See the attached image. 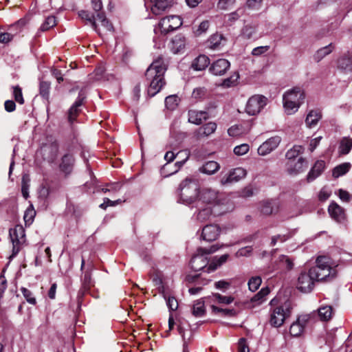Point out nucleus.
Here are the masks:
<instances>
[{
    "label": "nucleus",
    "instance_id": "obj_50",
    "mask_svg": "<svg viewBox=\"0 0 352 352\" xmlns=\"http://www.w3.org/2000/svg\"><path fill=\"white\" fill-rule=\"evenodd\" d=\"M236 3V0H219L217 8L221 10H230Z\"/></svg>",
    "mask_w": 352,
    "mask_h": 352
},
{
    "label": "nucleus",
    "instance_id": "obj_13",
    "mask_svg": "<svg viewBox=\"0 0 352 352\" xmlns=\"http://www.w3.org/2000/svg\"><path fill=\"white\" fill-rule=\"evenodd\" d=\"M176 157L177 155H164L166 163L162 166L161 173L165 177L177 173L188 159V157H186L185 159L177 161L173 164L172 163L175 161Z\"/></svg>",
    "mask_w": 352,
    "mask_h": 352
},
{
    "label": "nucleus",
    "instance_id": "obj_48",
    "mask_svg": "<svg viewBox=\"0 0 352 352\" xmlns=\"http://www.w3.org/2000/svg\"><path fill=\"white\" fill-rule=\"evenodd\" d=\"M93 270V265H90L89 269L85 271L84 278L82 279V284L84 287L87 289L90 288L93 285L92 280H91V272Z\"/></svg>",
    "mask_w": 352,
    "mask_h": 352
},
{
    "label": "nucleus",
    "instance_id": "obj_56",
    "mask_svg": "<svg viewBox=\"0 0 352 352\" xmlns=\"http://www.w3.org/2000/svg\"><path fill=\"white\" fill-rule=\"evenodd\" d=\"M269 293L270 289L267 287L262 288L261 290L252 298V301L257 302L260 304L264 300V298L268 295Z\"/></svg>",
    "mask_w": 352,
    "mask_h": 352
},
{
    "label": "nucleus",
    "instance_id": "obj_26",
    "mask_svg": "<svg viewBox=\"0 0 352 352\" xmlns=\"http://www.w3.org/2000/svg\"><path fill=\"white\" fill-rule=\"evenodd\" d=\"M185 38L181 35H177L171 41L170 50L174 54L180 53L185 47Z\"/></svg>",
    "mask_w": 352,
    "mask_h": 352
},
{
    "label": "nucleus",
    "instance_id": "obj_15",
    "mask_svg": "<svg viewBox=\"0 0 352 352\" xmlns=\"http://www.w3.org/2000/svg\"><path fill=\"white\" fill-rule=\"evenodd\" d=\"M294 259L289 256L280 254L274 261L272 271L288 272L294 268Z\"/></svg>",
    "mask_w": 352,
    "mask_h": 352
},
{
    "label": "nucleus",
    "instance_id": "obj_40",
    "mask_svg": "<svg viewBox=\"0 0 352 352\" xmlns=\"http://www.w3.org/2000/svg\"><path fill=\"white\" fill-rule=\"evenodd\" d=\"M153 283L160 294H162L165 299H166V295L165 294V288L163 285V281L161 276L159 274H155L153 276Z\"/></svg>",
    "mask_w": 352,
    "mask_h": 352
},
{
    "label": "nucleus",
    "instance_id": "obj_35",
    "mask_svg": "<svg viewBox=\"0 0 352 352\" xmlns=\"http://www.w3.org/2000/svg\"><path fill=\"white\" fill-rule=\"evenodd\" d=\"M241 35L247 39L256 38L258 37L256 35V27L250 25H247L242 29Z\"/></svg>",
    "mask_w": 352,
    "mask_h": 352
},
{
    "label": "nucleus",
    "instance_id": "obj_41",
    "mask_svg": "<svg viewBox=\"0 0 352 352\" xmlns=\"http://www.w3.org/2000/svg\"><path fill=\"white\" fill-rule=\"evenodd\" d=\"M332 50H333V46L331 44L320 48L316 52V54L314 55V59L318 62L320 61L325 56L329 54L332 52Z\"/></svg>",
    "mask_w": 352,
    "mask_h": 352
},
{
    "label": "nucleus",
    "instance_id": "obj_57",
    "mask_svg": "<svg viewBox=\"0 0 352 352\" xmlns=\"http://www.w3.org/2000/svg\"><path fill=\"white\" fill-rule=\"evenodd\" d=\"M213 297L217 302L221 304L229 305L234 300V298L232 296H221L219 294H214Z\"/></svg>",
    "mask_w": 352,
    "mask_h": 352
},
{
    "label": "nucleus",
    "instance_id": "obj_36",
    "mask_svg": "<svg viewBox=\"0 0 352 352\" xmlns=\"http://www.w3.org/2000/svg\"><path fill=\"white\" fill-rule=\"evenodd\" d=\"M206 313L204 302L201 300L196 301L192 309V314L195 317H201Z\"/></svg>",
    "mask_w": 352,
    "mask_h": 352
},
{
    "label": "nucleus",
    "instance_id": "obj_64",
    "mask_svg": "<svg viewBox=\"0 0 352 352\" xmlns=\"http://www.w3.org/2000/svg\"><path fill=\"white\" fill-rule=\"evenodd\" d=\"M331 194V190L327 187H323L318 194V199L321 201H326L330 197Z\"/></svg>",
    "mask_w": 352,
    "mask_h": 352
},
{
    "label": "nucleus",
    "instance_id": "obj_6",
    "mask_svg": "<svg viewBox=\"0 0 352 352\" xmlns=\"http://www.w3.org/2000/svg\"><path fill=\"white\" fill-rule=\"evenodd\" d=\"M219 247L213 245L209 248H199L197 250V254L193 256L190 261V267L195 272L204 270L208 272V261L206 255L215 252Z\"/></svg>",
    "mask_w": 352,
    "mask_h": 352
},
{
    "label": "nucleus",
    "instance_id": "obj_51",
    "mask_svg": "<svg viewBox=\"0 0 352 352\" xmlns=\"http://www.w3.org/2000/svg\"><path fill=\"white\" fill-rule=\"evenodd\" d=\"M97 21H99L101 25L107 31H111L113 30L112 25L107 19L104 13L100 12L97 14Z\"/></svg>",
    "mask_w": 352,
    "mask_h": 352
},
{
    "label": "nucleus",
    "instance_id": "obj_18",
    "mask_svg": "<svg viewBox=\"0 0 352 352\" xmlns=\"http://www.w3.org/2000/svg\"><path fill=\"white\" fill-rule=\"evenodd\" d=\"M230 62L225 58H219L213 62L209 69L210 72L215 76H222L230 68Z\"/></svg>",
    "mask_w": 352,
    "mask_h": 352
},
{
    "label": "nucleus",
    "instance_id": "obj_53",
    "mask_svg": "<svg viewBox=\"0 0 352 352\" xmlns=\"http://www.w3.org/2000/svg\"><path fill=\"white\" fill-rule=\"evenodd\" d=\"M56 18L54 16H49L41 26V31H47L56 25Z\"/></svg>",
    "mask_w": 352,
    "mask_h": 352
},
{
    "label": "nucleus",
    "instance_id": "obj_39",
    "mask_svg": "<svg viewBox=\"0 0 352 352\" xmlns=\"http://www.w3.org/2000/svg\"><path fill=\"white\" fill-rule=\"evenodd\" d=\"M275 209H276V206L274 201H266L261 204V212L265 215L272 214Z\"/></svg>",
    "mask_w": 352,
    "mask_h": 352
},
{
    "label": "nucleus",
    "instance_id": "obj_63",
    "mask_svg": "<svg viewBox=\"0 0 352 352\" xmlns=\"http://www.w3.org/2000/svg\"><path fill=\"white\" fill-rule=\"evenodd\" d=\"M269 45L256 47L252 50V54L253 56H258L267 52L269 50Z\"/></svg>",
    "mask_w": 352,
    "mask_h": 352
},
{
    "label": "nucleus",
    "instance_id": "obj_33",
    "mask_svg": "<svg viewBox=\"0 0 352 352\" xmlns=\"http://www.w3.org/2000/svg\"><path fill=\"white\" fill-rule=\"evenodd\" d=\"M79 16L82 19L85 20L87 22H89L90 23L91 26L92 27V28L96 32H97L98 33H100L99 30L97 28L96 19H95L94 16H93V14H91V13H89L87 11L81 10L79 12Z\"/></svg>",
    "mask_w": 352,
    "mask_h": 352
},
{
    "label": "nucleus",
    "instance_id": "obj_11",
    "mask_svg": "<svg viewBox=\"0 0 352 352\" xmlns=\"http://www.w3.org/2000/svg\"><path fill=\"white\" fill-rule=\"evenodd\" d=\"M317 282L316 279L312 274L310 273V269L308 272H302L297 280L296 287L298 290L304 293H309L311 292L315 286V283Z\"/></svg>",
    "mask_w": 352,
    "mask_h": 352
},
{
    "label": "nucleus",
    "instance_id": "obj_43",
    "mask_svg": "<svg viewBox=\"0 0 352 352\" xmlns=\"http://www.w3.org/2000/svg\"><path fill=\"white\" fill-rule=\"evenodd\" d=\"M179 99L177 95H170L166 98L165 105L168 109L174 110L179 104Z\"/></svg>",
    "mask_w": 352,
    "mask_h": 352
},
{
    "label": "nucleus",
    "instance_id": "obj_27",
    "mask_svg": "<svg viewBox=\"0 0 352 352\" xmlns=\"http://www.w3.org/2000/svg\"><path fill=\"white\" fill-rule=\"evenodd\" d=\"M210 64V60L206 55H199L192 62V67L195 70L201 71L205 69Z\"/></svg>",
    "mask_w": 352,
    "mask_h": 352
},
{
    "label": "nucleus",
    "instance_id": "obj_32",
    "mask_svg": "<svg viewBox=\"0 0 352 352\" xmlns=\"http://www.w3.org/2000/svg\"><path fill=\"white\" fill-rule=\"evenodd\" d=\"M351 167V165L349 162L341 164L333 169L332 175L334 178H338L348 173Z\"/></svg>",
    "mask_w": 352,
    "mask_h": 352
},
{
    "label": "nucleus",
    "instance_id": "obj_9",
    "mask_svg": "<svg viewBox=\"0 0 352 352\" xmlns=\"http://www.w3.org/2000/svg\"><path fill=\"white\" fill-rule=\"evenodd\" d=\"M247 175V171L243 168L239 167L230 170L226 173H221L219 180L221 186H230L243 179Z\"/></svg>",
    "mask_w": 352,
    "mask_h": 352
},
{
    "label": "nucleus",
    "instance_id": "obj_1",
    "mask_svg": "<svg viewBox=\"0 0 352 352\" xmlns=\"http://www.w3.org/2000/svg\"><path fill=\"white\" fill-rule=\"evenodd\" d=\"M180 201L187 206L197 204L219 207V214H223L229 210L227 206L228 200L218 190L204 186L199 188L198 182L193 179L186 178L179 185Z\"/></svg>",
    "mask_w": 352,
    "mask_h": 352
},
{
    "label": "nucleus",
    "instance_id": "obj_37",
    "mask_svg": "<svg viewBox=\"0 0 352 352\" xmlns=\"http://www.w3.org/2000/svg\"><path fill=\"white\" fill-rule=\"evenodd\" d=\"M223 36L219 34H212L208 40V46L212 50L217 49L221 44Z\"/></svg>",
    "mask_w": 352,
    "mask_h": 352
},
{
    "label": "nucleus",
    "instance_id": "obj_16",
    "mask_svg": "<svg viewBox=\"0 0 352 352\" xmlns=\"http://www.w3.org/2000/svg\"><path fill=\"white\" fill-rule=\"evenodd\" d=\"M85 98V96L82 91H80L79 92L78 96L75 101V102L73 104V105L70 107L68 111V121L69 122L72 124L77 116H78L80 109V107H81L84 99Z\"/></svg>",
    "mask_w": 352,
    "mask_h": 352
},
{
    "label": "nucleus",
    "instance_id": "obj_49",
    "mask_svg": "<svg viewBox=\"0 0 352 352\" xmlns=\"http://www.w3.org/2000/svg\"><path fill=\"white\" fill-rule=\"evenodd\" d=\"M21 292L23 296V297L25 298L26 301L32 305H36V300L35 297L33 295V293L28 289L25 287H21Z\"/></svg>",
    "mask_w": 352,
    "mask_h": 352
},
{
    "label": "nucleus",
    "instance_id": "obj_34",
    "mask_svg": "<svg viewBox=\"0 0 352 352\" xmlns=\"http://www.w3.org/2000/svg\"><path fill=\"white\" fill-rule=\"evenodd\" d=\"M319 318L321 320L327 321L333 315V309L331 306H323L318 310Z\"/></svg>",
    "mask_w": 352,
    "mask_h": 352
},
{
    "label": "nucleus",
    "instance_id": "obj_14",
    "mask_svg": "<svg viewBox=\"0 0 352 352\" xmlns=\"http://www.w3.org/2000/svg\"><path fill=\"white\" fill-rule=\"evenodd\" d=\"M174 0H145L144 5L150 8L155 15L160 14L166 8L172 6Z\"/></svg>",
    "mask_w": 352,
    "mask_h": 352
},
{
    "label": "nucleus",
    "instance_id": "obj_5",
    "mask_svg": "<svg viewBox=\"0 0 352 352\" xmlns=\"http://www.w3.org/2000/svg\"><path fill=\"white\" fill-rule=\"evenodd\" d=\"M304 99L305 94L300 87H295L286 91L283 97L285 113L287 115L296 113L303 103Z\"/></svg>",
    "mask_w": 352,
    "mask_h": 352
},
{
    "label": "nucleus",
    "instance_id": "obj_52",
    "mask_svg": "<svg viewBox=\"0 0 352 352\" xmlns=\"http://www.w3.org/2000/svg\"><path fill=\"white\" fill-rule=\"evenodd\" d=\"M212 311L221 316H234L235 311L234 309L219 308L215 305L211 306Z\"/></svg>",
    "mask_w": 352,
    "mask_h": 352
},
{
    "label": "nucleus",
    "instance_id": "obj_28",
    "mask_svg": "<svg viewBox=\"0 0 352 352\" xmlns=\"http://www.w3.org/2000/svg\"><path fill=\"white\" fill-rule=\"evenodd\" d=\"M58 147L59 145L57 140L52 137H50L47 138V142L43 145V149L45 153L55 154L58 151Z\"/></svg>",
    "mask_w": 352,
    "mask_h": 352
},
{
    "label": "nucleus",
    "instance_id": "obj_55",
    "mask_svg": "<svg viewBox=\"0 0 352 352\" xmlns=\"http://www.w3.org/2000/svg\"><path fill=\"white\" fill-rule=\"evenodd\" d=\"M262 283V280L259 276L252 277L248 281L249 289L255 292L258 289Z\"/></svg>",
    "mask_w": 352,
    "mask_h": 352
},
{
    "label": "nucleus",
    "instance_id": "obj_42",
    "mask_svg": "<svg viewBox=\"0 0 352 352\" xmlns=\"http://www.w3.org/2000/svg\"><path fill=\"white\" fill-rule=\"evenodd\" d=\"M186 280L188 283H201L203 285H207L208 280L206 278H201V274H190L186 276Z\"/></svg>",
    "mask_w": 352,
    "mask_h": 352
},
{
    "label": "nucleus",
    "instance_id": "obj_62",
    "mask_svg": "<svg viewBox=\"0 0 352 352\" xmlns=\"http://www.w3.org/2000/svg\"><path fill=\"white\" fill-rule=\"evenodd\" d=\"M249 150L250 146L248 144H242L234 147V154H247Z\"/></svg>",
    "mask_w": 352,
    "mask_h": 352
},
{
    "label": "nucleus",
    "instance_id": "obj_29",
    "mask_svg": "<svg viewBox=\"0 0 352 352\" xmlns=\"http://www.w3.org/2000/svg\"><path fill=\"white\" fill-rule=\"evenodd\" d=\"M229 257L228 254L221 255L219 257L214 256L208 267V273L214 271L218 267L226 263Z\"/></svg>",
    "mask_w": 352,
    "mask_h": 352
},
{
    "label": "nucleus",
    "instance_id": "obj_4",
    "mask_svg": "<svg viewBox=\"0 0 352 352\" xmlns=\"http://www.w3.org/2000/svg\"><path fill=\"white\" fill-rule=\"evenodd\" d=\"M182 25V21L179 16L170 15L162 18L157 27L154 29V32L156 36L153 38L155 45L157 47H160V45L164 41L165 36L179 28Z\"/></svg>",
    "mask_w": 352,
    "mask_h": 352
},
{
    "label": "nucleus",
    "instance_id": "obj_46",
    "mask_svg": "<svg viewBox=\"0 0 352 352\" xmlns=\"http://www.w3.org/2000/svg\"><path fill=\"white\" fill-rule=\"evenodd\" d=\"M35 215H36V211L34 209L32 205H30L27 208V210H25V214H24L23 219L25 222V224L30 225L33 222Z\"/></svg>",
    "mask_w": 352,
    "mask_h": 352
},
{
    "label": "nucleus",
    "instance_id": "obj_23",
    "mask_svg": "<svg viewBox=\"0 0 352 352\" xmlns=\"http://www.w3.org/2000/svg\"><path fill=\"white\" fill-rule=\"evenodd\" d=\"M208 113L204 111L190 110L188 111V121L190 123L199 125L204 120L208 119Z\"/></svg>",
    "mask_w": 352,
    "mask_h": 352
},
{
    "label": "nucleus",
    "instance_id": "obj_2",
    "mask_svg": "<svg viewBox=\"0 0 352 352\" xmlns=\"http://www.w3.org/2000/svg\"><path fill=\"white\" fill-rule=\"evenodd\" d=\"M167 69L166 64L162 58H158L151 64L145 73L150 96L156 95L165 85L164 74Z\"/></svg>",
    "mask_w": 352,
    "mask_h": 352
},
{
    "label": "nucleus",
    "instance_id": "obj_44",
    "mask_svg": "<svg viewBox=\"0 0 352 352\" xmlns=\"http://www.w3.org/2000/svg\"><path fill=\"white\" fill-rule=\"evenodd\" d=\"M338 67L343 70L352 69V58L349 56L340 58L338 61Z\"/></svg>",
    "mask_w": 352,
    "mask_h": 352
},
{
    "label": "nucleus",
    "instance_id": "obj_58",
    "mask_svg": "<svg viewBox=\"0 0 352 352\" xmlns=\"http://www.w3.org/2000/svg\"><path fill=\"white\" fill-rule=\"evenodd\" d=\"M210 26L208 21H202L197 28H194V34L196 36H199L203 33H205Z\"/></svg>",
    "mask_w": 352,
    "mask_h": 352
},
{
    "label": "nucleus",
    "instance_id": "obj_30",
    "mask_svg": "<svg viewBox=\"0 0 352 352\" xmlns=\"http://www.w3.org/2000/svg\"><path fill=\"white\" fill-rule=\"evenodd\" d=\"M219 168L220 166L217 162L214 161H209L199 168V171L208 175H212L219 170Z\"/></svg>",
    "mask_w": 352,
    "mask_h": 352
},
{
    "label": "nucleus",
    "instance_id": "obj_12",
    "mask_svg": "<svg viewBox=\"0 0 352 352\" xmlns=\"http://www.w3.org/2000/svg\"><path fill=\"white\" fill-rule=\"evenodd\" d=\"M267 98L263 96H252L247 102L245 111L250 116L256 115L267 104Z\"/></svg>",
    "mask_w": 352,
    "mask_h": 352
},
{
    "label": "nucleus",
    "instance_id": "obj_10",
    "mask_svg": "<svg viewBox=\"0 0 352 352\" xmlns=\"http://www.w3.org/2000/svg\"><path fill=\"white\" fill-rule=\"evenodd\" d=\"M307 162L300 155H292L287 159L286 168L291 175H296L307 168Z\"/></svg>",
    "mask_w": 352,
    "mask_h": 352
},
{
    "label": "nucleus",
    "instance_id": "obj_61",
    "mask_svg": "<svg viewBox=\"0 0 352 352\" xmlns=\"http://www.w3.org/2000/svg\"><path fill=\"white\" fill-rule=\"evenodd\" d=\"M252 246H246L239 249L235 254L236 257L249 256L252 252Z\"/></svg>",
    "mask_w": 352,
    "mask_h": 352
},
{
    "label": "nucleus",
    "instance_id": "obj_24",
    "mask_svg": "<svg viewBox=\"0 0 352 352\" xmlns=\"http://www.w3.org/2000/svg\"><path fill=\"white\" fill-rule=\"evenodd\" d=\"M217 129V124L214 122H210L199 127L197 130L198 138L207 137L212 134Z\"/></svg>",
    "mask_w": 352,
    "mask_h": 352
},
{
    "label": "nucleus",
    "instance_id": "obj_3",
    "mask_svg": "<svg viewBox=\"0 0 352 352\" xmlns=\"http://www.w3.org/2000/svg\"><path fill=\"white\" fill-rule=\"evenodd\" d=\"M310 273L316 281H331L337 275L336 265L332 260L326 256H319L316 261V265L310 268Z\"/></svg>",
    "mask_w": 352,
    "mask_h": 352
},
{
    "label": "nucleus",
    "instance_id": "obj_54",
    "mask_svg": "<svg viewBox=\"0 0 352 352\" xmlns=\"http://www.w3.org/2000/svg\"><path fill=\"white\" fill-rule=\"evenodd\" d=\"M303 331V328L296 321L293 322L290 326L289 333L291 336L294 337L300 336L302 333Z\"/></svg>",
    "mask_w": 352,
    "mask_h": 352
},
{
    "label": "nucleus",
    "instance_id": "obj_60",
    "mask_svg": "<svg viewBox=\"0 0 352 352\" xmlns=\"http://www.w3.org/2000/svg\"><path fill=\"white\" fill-rule=\"evenodd\" d=\"M239 76L237 74H235L231 76L230 78H226L223 80L222 82V86L224 87H230L233 86L236 80L239 79Z\"/></svg>",
    "mask_w": 352,
    "mask_h": 352
},
{
    "label": "nucleus",
    "instance_id": "obj_7",
    "mask_svg": "<svg viewBox=\"0 0 352 352\" xmlns=\"http://www.w3.org/2000/svg\"><path fill=\"white\" fill-rule=\"evenodd\" d=\"M9 234L12 243V253L10 256V258H12L19 253L25 243V230L22 226L17 225L14 228L10 229Z\"/></svg>",
    "mask_w": 352,
    "mask_h": 352
},
{
    "label": "nucleus",
    "instance_id": "obj_45",
    "mask_svg": "<svg viewBox=\"0 0 352 352\" xmlns=\"http://www.w3.org/2000/svg\"><path fill=\"white\" fill-rule=\"evenodd\" d=\"M30 178L28 175H23L21 180V192L25 199L29 197Z\"/></svg>",
    "mask_w": 352,
    "mask_h": 352
},
{
    "label": "nucleus",
    "instance_id": "obj_21",
    "mask_svg": "<svg viewBox=\"0 0 352 352\" xmlns=\"http://www.w3.org/2000/svg\"><path fill=\"white\" fill-rule=\"evenodd\" d=\"M325 167L324 161H317L307 175V182L310 183L319 177Z\"/></svg>",
    "mask_w": 352,
    "mask_h": 352
},
{
    "label": "nucleus",
    "instance_id": "obj_17",
    "mask_svg": "<svg viewBox=\"0 0 352 352\" xmlns=\"http://www.w3.org/2000/svg\"><path fill=\"white\" fill-rule=\"evenodd\" d=\"M280 142L279 136H274L267 140L258 148V154H270L273 152Z\"/></svg>",
    "mask_w": 352,
    "mask_h": 352
},
{
    "label": "nucleus",
    "instance_id": "obj_47",
    "mask_svg": "<svg viewBox=\"0 0 352 352\" xmlns=\"http://www.w3.org/2000/svg\"><path fill=\"white\" fill-rule=\"evenodd\" d=\"M50 83L47 81H41L39 85L40 95L45 99L48 100L50 96Z\"/></svg>",
    "mask_w": 352,
    "mask_h": 352
},
{
    "label": "nucleus",
    "instance_id": "obj_59",
    "mask_svg": "<svg viewBox=\"0 0 352 352\" xmlns=\"http://www.w3.org/2000/svg\"><path fill=\"white\" fill-rule=\"evenodd\" d=\"M13 96L16 102L21 104L24 103V99L22 94L21 89L19 86L13 87Z\"/></svg>",
    "mask_w": 352,
    "mask_h": 352
},
{
    "label": "nucleus",
    "instance_id": "obj_22",
    "mask_svg": "<svg viewBox=\"0 0 352 352\" xmlns=\"http://www.w3.org/2000/svg\"><path fill=\"white\" fill-rule=\"evenodd\" d=\"M328 210L331 217L338 222L344 221V210L336 203H331L329 206Z\"/></svg>",
    "mask_w": 352,
    "mask_h": 352
},
{
    "label": "nucleus",
    "instance_id": "obj_38",
    "mask_svg": "<svg viewBox=\"0 0 352 352\" xmlns=\"http://www.w3.org/2000/svg\"><path fill=\"white\" fill-rule=\"evenodd\" d=\"M352 148V139L349 138H343L340 143V154H348Z\"/></svg>",
    "mask_w": 352,
    "mask_h": 352
},
{
    "label": "nucleus",
    "instance_id": "obj_25",
    "mask_svg": "<svg viewBox=\"0 0 352 352\" xmlns=\"http://www.w3.org/2000/svg\"><path fill=\"white\" fill-rule=\"evenodd\" d=\"M322 114L320 110H311L305 119L306 125L309 127L315 126L321 119Z\"/></svg>",
    "mask_w": 352,
    "mask_h": 352
},
{
    "label": "nucleus",
    "instance_id": "obj_8",
    "mask_svg": "<svg viewBox=\"0 0 352 352\" xmlns=\"http://www.w3.org/2000/svg\"><path fill=\"white\" fill-rule=\"evenodd\" d=\"M289 315L290 307L289 304L285 303L283 305L276 307L271 310L270 323L274 327H279Z\"/></svg>",
    "mask_w": 352,
    "mask_h": 352
},
{
    "label": "nucleus",
    "instance_id": "obj_31",
    "mask_svg": "<svg viewBox=\"0 0 352 352\" xmlns=\"http://www.w3.org/2000/svg\"><path fill=\"white\" fill-rule=\"evenodd\" d=\"M73 162V155H63L61 158V163L60 164L61 170L65 172L66 174L69 173L72 169Z\"/></svg>",
    "mask_w": 352,
    "mask_h": 352
},
{
    "label": "nucleus",
    "instance_id": "obj_19",
    "mask_svg": "<svg viewBox=\"0 0 352 352\" xmlns=\"http://www.w3.org/2000/svg\"><path fill=\"white\" fill-rule=\"evenodd\" d=\"M220 234V228L217 225L210 224L204 227L201 237L207 241H215Z\"/></svg>",
    "mask_w": 352,
    "mask_h": 352
},
{
    "label": "nucleus",
    "instance_id": "obj_20",
    "mask_svg": "<svg viewBox=\"0 0 352 352\" xmlns=\"http://www.w3.org/2000/svg\"><path fill=\"white\" fill-rule=\"evenodd\" d=\"M192 205L197 208L198 212L197 214V219L201 222L210 220L212 216H215L213 211V209L214 208V207L203 205L198 206L197 204Z\"/></svg>",
    "mask_w": 352,
    "mask_h": 352
}]
</instances>
